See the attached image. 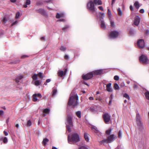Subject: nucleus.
<instances>
[{"instance_id":"44","label":"nucleus","mask_w":149,"mask_h":149,"mask_svg":"<svg viewBox=\"0 0 149 149\" xmlns=\"http://www.w3.org/2000/svg\"><path fill=\"white\" fill-rule=\"evenodd\" d=\"M20 16V13L19 12H17L15 18H18Z\"/></svg>"},{"instance_id":"33","label":"nucleus","mask_w":149,"mask_h":149,"mask_svg":"<svg viewBox=\"0 0 149 149\" xmlns=\"http://www.w3.org/2000/svg\"><path fill=\"white\" fill-rule=\"evenodd\" d=\"M108 17L109 18V19H110L111 17V12L110 10H109V9H108Z\"/></svg>"},{"instance_id":"59","label":"nucleus","mask_w":149,"mask_h":149,"mask_svg":"<svg viewBox=\"0 0 149 149\" xmlns=\"http://www.w3.org/2000/svg\"><path fill=\"white\" fill-rule=\"evenodd\" d=\"M10 1L11 2L14 3L16 1V0H10Z\"/></svg>"},{"instance_id":"8","label":"nucleus","mask_w":149,"mask_h":149,"mask_svg":"<svg viewBox=\"0 0 149 149\" xmlns=\"http://www.w3.org/2000/svg\"><path fill=\"white\" fill-rule=\"evenodd\" d=\"M93 77V73L91 72L85 75H83L82 78L84 80H88L92 78Z\"/></svg>"},{"instance_id":"63","label":"nucleus","mask_w":149,"mask_h":149,"mask_svg":"<svg viewBox=\"0 0 149 149\" xmlns=\"http://www.w3.org/2000/svg\"><path fill=\"white\" fill-rule=\"evenodd\" d=\"M3 140V137L2 136H0V141Z\"/></svg>"},{"instance_id":"19","label":"nucleus","mask_w":149,"mask_h":149,"mask_svg":"<svg viewBox=\"0 0 149 149\" xmlns=\"http://www.w3.org/2000/svg\"><path fill=\"white\" fill-rule=\"evenodd\" d=\"M96 107L93 106L91 107L90 108V109L91 111L93 112H94L95 111H97Z\"/></svg>"},{"instance_id":"5","label":"nucleus","mask_w":149,"mask_h":149,"mask_svg":"<svg viewBox=\"0 0 149 149\" xmlns=\"http://www.w3.org/2000/svg\"><path fill=\"white\" fill-rule=\"evenodd\" d=\"M87 7L88 9L93 13L95 11L94 3L92 1H90L88 2Z\"/></svg>"},{"instance_id":"29","label":"nucleus","mask_w":149,"mask_h":149,"mask_svg":"<svg viewBox=\"0 0 149 149\" xmlns=\"http://www.w3.org/2000/svg\"><path fill=\"white\" fill-rule=\"evenodd\" d=\"M145 95L146 98L149 100V92L147 91L145 93Z\"/></svg>"},{"instance_id":"7","label":"nucleus","mask_w":149,"mask_h":149,"mask_svg":"<svg viewBox=\"0 0 149 149\" xmlns=\"http://www.w3.org/2000/svg\"><path fill=\"white\" fill-rule=\"evenodd\" d=\"M102 117L104 123H108L111 120V117L108 113H105L102 115Z\"/></svg>"},{"instance_id":"55","label":"nucleus","mask_w":149,"mask_h":149,"mask_svg":"<svg viewBox=\"0 0 149 149\" xmlns=\"http://www.w3.org/2000/svg\"><path fill=\"white\" fill-rule=\"evenodd\" d=\"M4 113L3 111L0 110V115H2Z\"/></svg>"},{"instance_id":"41","label":"nucleus","mask_w":149,"mask_h":149,"mask_svg":"<svg viewBox=\"0 0 149 149\" xmlns=\"http://www.w3.org/2000/svg\"><path fill=\"white\" fill-rule=\"evenodd\" d=\"M3 142L4 143H6L8 142V140L6 137H4L3 140Z\"/></svg>"},{"instance_id":"36","label":"nucleus","mask_w":149,"mask_h":149,"mask_svg":"<svg viewBox=\"0 0 149 149\" xmlns=\"http://www.w3.org/2000/svg\"><path fill=\"white\" fill-rule=\"evenodd\" d=\"M123 97L125 98L128 99V100L130 99V97L129 95L126 93H125L123 95Z\"/></svg>"},{"instance_id":"39","label":"nucleus","mask_w":149,"mask_h":149,"mask_svg":"<svg viewBox=\"0 0 149 149\" xmlns=\"http://www.w3.org/2000/svg\"><path fill=\"white\" fill-rule=\"evenodd\" d=\"M34 84L36 86H38L40 85V82L39 80H36L34 82Z\"/></svg>"},{"instance_id":"50","label":"nucleus","mask_w":149,"mask_h":149,"mask_svg":"<svg viewBox=\"0 0 149 149\" xmlns=\"http://www.w3.org/2000/svg\"><path fill=\"white\" fill-rule=\"evenodd\" d=\"M101 16L102 18H103L105 16V14L104 13H100Z\"/></svg>"},{"instance_id":"3","label":"nucleus","mask_w":149,"mask_h":149,"mask_svg":"<svg viewBox=\"0 0 149 149\" xmlns=\"http://www.w3.org/2000/svg\"><path fill=\"white\" fill-rule=\"evenodd\" d=\"M66 123L68 124L66 126L67 129L69 132H70L71 131L70 127H72L73 126L72 118L70 115H69L67 116Z\"/></svg>"},{"instance_id":"38","label":"nucleus","mask_w":149,"mask_h":149,"mask_svg":"<svg viewBox=\"0 0 149 149\" xmlns=\"http://www.w3.org/2000/svg\"><path fill=\"white\" fill-rule=\"evenodd\" d=\"M110 100L109 102V105H111V102L112 101V95H111L110 96V97L109 98Z\"/></svg>"},{"instance_id":"24","label":"nucleus","mask_w":149,"mask_h":149,"mask_svg":"<svg viewBox=\"0 0 149 149\" xmlns=\"http://www.w3.org/2000/svg\"><path fill=\"white\" fill-rule=\"evenodd\" d=\"M23 78V77L22 75H20L17 77L16 79V82L17 83H18L19 82L20 80H21Z\"/></svg>"},{"instance_id":"16","label":"nucleus","mask_w":149,"mask_h":149,"mask_svg":"<svg viewBox=\"0 0 149 149\" xmlns=\"http://www.w3.org/2000/svg\"><path fill=\"white\" fill-rule=\"evenodd\" d=\"M111 84L110 83L107 84L106 85L107 90V91L109 92H111L112 91L111 88Z\"/></svg>"},{"instance_id":"40","label":"nucleus","mask_w":149,"mask_h":149,"mask_svg":"<svg viewBox=\"0 0 149 149\" xmlns=\"http://www.w3.org/2000/svg\"><path fill=\"white\" fill-rule=\"evenodd\" d=\"M110 20L111 26L112 27H114L115 26V24L114 22L112 20H111V19Z\"/></svg>"},{"instance_id":"6","label":"nucleus","mask_w":149,"mask_h":149,"mask_svg":"<svg viewBox=\"0 0 149 149\" xmlns=\"http://www.w3.org/2000/svg\"><path fill=\"white\" fill-rule=\"evenodd\" d=\"M136 46L139 49H142L145 46L144 40L142 39L138 40Z\"/></svg>"},{"instance_id":"17","label":"nucleus","mask_w":149,"mask_h":149,"mask_svg":"<svg viewBox=\"0 0 149 149\" xmlns=\"http://www.w3.org/2000/svg\"><path fill=\"white\" fill-rule=\"evenodd\" d=\"M93 2L95 4L98 5H101L102 4L101 0H94Z\"/></svg>"},{"instance_id":"47","label":"nucleus","mask_w":149,"mask_h":149,"mask_svg":"<svg viewBox=\"0 0 149 149\" xmlns=\"http://www.w3.org/2000/svg\"><path fill=\"white\" fill-rule=\"evenodd\" d=\"M125 85V83L124 82L121 83L120 84V86L121 87H124Z\"/></svg>"},{"instance_id":"27","label":"nucleus","mask_w":149,"mask_h":149,"mask_svg":"<svg viewBox=\"0 0 149 149\" xmlns=\"http://www.w3.org/2000/svg\"><path fill=\"white\" fill-rule=\"evenodd\" d=\"M92 130L96 133H99V131L97 130V128L93 127H92Z\"/></svg>"},{"instance_id":"54","label":"nucleus","mask_w":149,"mask_h":149,"mask_svg":"<svg viewBox=\"0 0 149 149\" xmlns=\"http://www.w3.org/2000/svg\"><path fill=\"white\" fill-rule=\"evenodd\" d=\"M65 59L66 60H68L69 59V56H64Z\"/></svg>"},{"instance_id":"62","label":"nucleus","mask_w":149,"mask_h":149,"mask_svg":"<svg viewBox=\"0 0 149 149\" xmlns=\"http://www.w3.org/2000/svg\"><path fill=\"white\" fill-rule=\"evenodd\" d=\"M116 0H112L111 2V5H113V3H114L115 1Z\"/></svg>"},{"instance_id":"31","label":"nucleus","mask_w":149,"mask_h":149,"mask_svg":"<svg viewBox=\"0 0 149 149\" xmlns=\"http://www.w3.org/2000/svg\"><path fill=\"white\" fill-rule=\"evenodd\" d=\"M76 115L79 118H80L81 117V112L80 111H78L76 112Z\"/></svg>"},{"instance_id":"56","label":"nucleus","mask_w":149,"mask_h":149,"mask_svg":"<svg viewBox=\"0 0 149 149\" xmlns=\"http://www.w3.org/2000/svg\"><path fill=\"white\" fill-rule=\"evenodd\" d=\"M68 27H68V26H65V27H64V28H63V29H62V30H64H64H65V29H67V28H68Z\"/></svg>"},{"instance_id":"58","label":"nucleus","mask_w":149,"mask_h":149,"mask_svg":"<svg viewBox=\"0 0 149 149\" xmlns=\"http://www.w3.org/2000/svg\"><path fill=\"white\" fill-rule=\"evenodd\" d=\"M130 8L131 10H133V8L132 6H130Z\"/></svg>"},{"instance_id":"18","label":"nucleus","mask_w":149,"mask_h":149,"mask_svg":"<svg viewBox=\"0 0 149 149\" xmlns=\"http://www.w3.org/2000/svg\"><path fill=\"white\" fill-rule=\"evenodd\" d=\"M64 16V14L63 13L59 14L57 13L56 15V18H59L60 17H63Z\"/></svg>"},{"instance_id":"11","label":"nucleus","mask_w":149,"mask_h":149,"mask_svg":"<svg viewBox=\"0 0 149 149\" xmlns=\"http://www.w3.org/2000/svg\"><path fill=\"white\" fill-rule=\"evenodd\" d=\"M119 35L118 32L116 31H113L111 32L109 36L111 38H115L117 37Z\"/></svg>"},{"instance_id":"52","label":"nucleus","mask_w":149,"mask_h":149,"mask_svg":"<svg viewBox=\"0 0 149 149\" xmlns=\"http://www.w3.org/2000/svg\"><path fill=\"white\" fill-rule=\"evenodd\" d=\"M98 8L100 10H102V11L104 10V9H103V7H102V6H99V7H98Z\"/></svg>"},{"instance_id":"45","label":"nucleus","mask_w":149,"mask_h":149,"mask_svg":"<svg viewBox=\"0 0 149 149\" xmlns=\"http://www.w3.org/2000/svg\"><path fill=\"white\" fill-rule=\"evenodd\" d=\"M66 49V48L64 47H63V46H62L61 47L60 49L61 50V51H64Z\"/></svg>"},{"instance_id":"48","label":"nucleus","mask_w":149,"mask_h":149,"mask_svg":"<svg viewBox=\"0 0 149 149\" xmlns=\"http://www.w3.org/2000/svg\"><path fill=\"white\" fill-rule=\"evenodd\" d=\"M118 136L119 138L121 137V133L120 131H119L118 132Z\"/></svg>"},{"instance_id":"51","label":"nucleus","mask_w":149,"mask_h":149,"mask_svg":"<svg viewBox=\"0 0 149 149\" xmlns=\"http://www.w3.org/2000/svg\"><path fill=\"white\" fill-rule=\"evenodd\" d=\"M139 12L141 13H143L144 12V10L143 9H141L140 11H139Z\"/></svg>"},{"instance_id":"43","label":"nucleus","mask_w":149,"mask_h":149,"mask_svg":"<svg viewBox=\"0 0 149 149\" xmlns=\"http://www.w3.org/2000/svg\"><path fill=\"white\" fill-rule=\"evenodd\" d=\"M114 79L116 81H118L119 79V77L118 76L116 75L114 77Z\"/></svg>"},{"instance_id":"22","label":"nucleus","mask_w":149,"mask_h":149,"mask_svg":"<svg viewBox=\"0 0 149 149\" xmlns=\"http://www.w3.org/2000/svg\"><path fill=\"white\" fill-rule=\"evenodd\" d=\"M134 6L136 9H139L140 7L139 4V2L137 1H136L135 2L134 4Z\"/></svg>"},{"instance_id":"15","label":"nucleus","mask_w":149,"mask_h":149,"mask_svg":"<svg viewBox=\"0 0 149 149\" xmlns=\"http://www.w3.org/2000/svg\"><path fill=\"white\" fill-rule=\"evenodd\" d=\"M93 75H100L102 73V71L101 70H96L91 72Z\"/></svg>"},{"instance_id":"20","label":"nucleus","mask_w":149,"mask_h":149,"mask_svg":"<svg viewBox=\"0 0 149 149\" xmlns=\"http://www.w3.org/2000/svg\"><path fill=\"white\" fill-rule=\"evenodd\" d=\"M49 141L48 139L47 138H45L42 141V144L44 146H45L46 145V144L47 142Z\"/></svg>"},{"instance_id":"26","label":"nucleus","mask_w":149,"mask_h":149,"mask_svg":"<svg viewBox=\"0 0 149 149\" xmlns=\"http://www.w3.org/2000/svg\"><path fill=\"white\" fill-rule=\"evenodd\" d=\"M113 88L115 90H119V86L117 83H115L114 84Z\"/></svg>"},{"instance_id":"42","label":"nucleus","mask_w":149,"mask_h":149,"mask_svg":"<svg viewBox=\"0 0 149 149\" xmlns=\"http://www.w3.org/2000/svg\"><path fill=\"white\" fill-rule=\"evenodd\" d=\"M31 123L30 120H29L27 122V126L28 127L30 126L31 125Z\"/></svg>"},{"instance_id":"34","label":"nucleus","mask_w":149,"mask_h":149,"mask_svg":"<svg viewBox=\"0 0 149 149\" xmlns=\"http://www.w3.org/2000/svg\"><path fill=\"white\" fill-rule=\"evenodd\" d=\"M49 109H45L43 110L44 113L46 114H48L49 112Z\"/></svg>"},{"instance_id":"28","label":"nucleus","mask_w":149,"mask_h":149,"mask_svg":"<svg viewBox=\"0 0 149 149\" xmlns=\"http://www.w3.org/2000/svg\"><path fill=\"white\" fill-rule=\"evenodd\" d=\"M117 11L118 12V14L120 16H122V12L121 11V9L120 8H118L117 9Z\"/></svg>"},{"instance_id":"25","label":"nucleus","mask_w":149,"mask_h":149,"mask_svg":"<svg viewBox=\"0 0 149 149\" xmlns=\"http://www.w3.org/2000/svg\"><path fill=\"white\" fill-rule=\"evenodd\" d=\"M112 130V129L110 128L106 131V134L108 135H110L111 133Z\"/></svg>"},{"instance_id":"53","label":"nucleus","mask_w":149,"mask_h":149,"mask_svg":"<svg viewBox=\"0 0 149 149\" xmlns=\"http://www.w3.org/2000/svg\"><path fill=\"white\" fill-rule=\"evenodd\" d=\"M3 132L4 134L6 136H7L8 135V132H7L5 131H4Z\"/></svg>"},{"instance_id":"13","label":"nucleus","mask_w":149,"mask_h":149,"mask_svg":"<svg viewBox=\"0 0 149 149\" xmlns=\"http://www.w3.org/2000/svg\"><path fill=\"white\" fill-rule=\"evenodd\" d=\"M67 71V69L65 68L64 69V71L62 70H59L58 72V75L60 77H63L64 75H65Z\"/></svg>"},{"instance_id":"61","label":"nucleus","mask_w":149,"mask_h":149,"mask_svg":"<svg viewBox=\"0 0 149 149\" xmlns=\"http://www.w3.org/2000/svg\"><path fill=\"white\" fill-rule=\"evenodd\" d=\"M89 99L91 100H93L94 98L93 97H90L89 98Z\"/></svg>"},{"instance_id":"4","label":"nucleus","mask_w":149,"mask_h":149,"mask_svg":"<svg viewBox=\"0 0 149 149\" xmlns=\"http://www.w3.org/2000/svg\"><path fill=\"white\" fill-rule=\"evenodd\" d=\"M116 138V136L115 137L114 135L112 134L108 136L107 137V139H104L101 141L100 143L101 144H104L105 143H110L112 142Z\"/></svg>"},{"instance_id":"35","label":"nucleus","mask_w":149,"mask_h":149,"mask_svg":"<svg viewBox=\"0 0 149 149\" xmlns=\"http://www.w3.org/2000/svg\"><path fill=\"white\" fill-rule=\"evenodd\" d=\"M37 75H38V76L40 78L42 79L43 77V73L41 72H40L38 73Z\"/></svg>"},{"instance_id":"32","label":"nucleus","mask_w":149,"mask_h":149,"mask_svg":"<svg viewBox=\"0 0 149 149\" xmlns=\"http://www.w3.org/2000/svg\"><path fill=\"white\" fill-rule=\"evenodd\" d=\"M57 92V90L56 89H53L52 91V96H54Z\"/></svg>"},{"instance_id":"64","label":"nucleus","mask_w":149,"mask_h":149,"mask_svg":"<svg viewBox=\"0 0 149 149\" xmlns=\"http://www.w3.org/2000/svg\"><path fill=\"white\" fill-rule=\"evenodd\" d=\"M52 149H57V148L56 147L53 146L52 147Z\"/></svg>"},{"instance_id":"37","label":"nucleus","mask_w":149,"mask_h":149,"mask_svg":"<svg viewBox=\"0 0 149 149\" xmlns=\"http://www.w3.org/2000/svg\"><path fill=\"white\" fill-rule=\"evenodd\" d=\"M38 75L37 74H34L32 77V78L33 80H36L37 79Z\"/></svg>"},{"instance_id":"14","label":"nucleus","mask_w":149,"mask_h":149,"mask_svg":"<svg viewBox=\"0 0 149 149\" xmlns=\"http://www.w3.org/2000/svg\"><path fill=\"white\" fill-rule=\"evenodd\" d=\"M37 97L41 98L42 96L40 93L35 94L33 95V100L34 102H36L37 101Z\"/></svg>"},{"instance_id":"9","label":"nucleus","mask_w":149,"mask_h":149,"mask_svg":"<svg viewBox=\"0 0 149 149\" xmlns=\"http://www.w3.org/2000/svg\"><path fill=\"white\" fill-rule=\"evenodd\" d=\"M139 60L141 62L144 64H147L149 62V60L147 56H140Z\"/></svg>"},{"instance_id":"46","label":"nucleus","mask_w":149,"mask_h":149,"mask_svg":"<svg viewBox=\"0 0 149 149\" xmlns=\"http://www.w3.org/2000/svg\"><path fill=\"white\" fill-rule=\"evenodd\" d=\"M2 21L3 22H4L5 23L7 22V19L6 17H4Z\"/></svg>"},{"instance_id":"23","label":"nucleus","mask_w":149,"mask_h":149,"mask_svg":"<svg viewBox=\"0 0 149 149\" xmlns=\"http://www.w3.org/2000/svg\"><path fill=\"white\" fill-rule=\"evenodd\" d=\"M101 26L102 28L105 29L106 28V26L104 22L103 21H101Z\"/></svg>"},{"instance_id":"1","label":"nucleus","mask_w":149,"mask_h":149,"mask_svg":"<svg viewBox=\"0 0 149 149\" xmlns=\"http://www.w3.org/2000/svg\"><path fill=\"white\" fill-rule=\"evenodd\" d=\"M73 92H72L68 100V105L71 106L73 108L75 107L78 104L77 101L78 100V97L77 94L73 95Z\"/></svg>"},{"instance_id":"2","label":"nucleus","mask_w":149,"mask_h":149,"mask_svg":"<svg viewBox=\"0 0 149 149\" xmlns=\"http://www.w3.org/2000/svg\"><path fill=\"white\" fill-rule=\"evenodd\" d=\"M68 141L70 143L72 144V142L76 143L79 141V137L77 133L72 134L71 137L68 136Z\"/></svg>"},{"instance_id":"12","label":"nucleus","mask_w":149,"mask_h":149,"mask_svg":"<svg viewBox=\"0 0 149 149\" xmlns=\"http://www.w3.org/2000/svg\"><path fill=\"white\" fill-rule=\"evenodd\" d=\"M140 20V17L138 16H136L133 21L134 25L138 26L139 24Z\"/></svg>"},{"instance_id":"10","label":"nucleus","mask_w":149,"mask_h":149,"mask_svg":"<svg viewBox=\"0 0 149 149\" xmlns=\"http://www.w3.org/2000/svg\"><path fill=\"white\" fill-rule=\"evenodd\" d=\"M136 121L138 126L141 127L142 125V124L140 120V117L139 113H137L136 118Z\"/></svg>"},{"instance_id":"21","label":"nucleus","mask_w":149,"mask_h":149,"mask_svg":"<svg viewBox=\"0 0 149 149\" xmlns=\"http://www.w3.org/2000/svg\"><path fill=\"white\" fill-rule=\"evenodd\" d=\"M31 1L30 0H26L25 4L24 5V7L25 8H26L27 7V5H29L30 4Z\"/></svg>"},{"instance_id":"49","label":"nucleus","mask_w":149,"mask_h":149,"mask_svg":"<svg viewBox=\"0 0 149 149\" xmlns=\"http://www.w3.org/2000/svg\"><path fill=\"white\" fill-rule=\"evenodd\" d=\"M79 149H88L86 147L84 146H82L80 147Z\"/></svg>"},{"instance_id":"30","label":"nucleus","mask_w":149,"mask_h":149,"mask_svg":"<svg viewBox=\"0 0 149 149\" xmlns=\"http://www.w3.org/2000/svg\"><path fill=\"white\" fill-rule=\"evenodd\" d=\"M84 137L86 141L87 142H88L89 141V139L88 136V134L87 133H84Z\"/></svg>"},{"instance_id":"60","label":"nucleus","mask_w":149,"mask_h":149,"mask_svg":"<svg viewBox=\"0 0 149 149\" xmlns=\"http://www.w3.org/2000/svg\"><path fill=\"white\" fill-rule=\"evenodd\" d=\"M17 23V21H15V22H13L12 24V26H13V25H15V24L16 23Z\"/></svg>"},{"instance_id":"57","label":"nucleus","mask_w":149,"mask_h":149,"mask_svg":"<svg viewBox=\"0 0 149 149\" xmlns=\"http://www.w3.org/2000/svg\"><path fill=\"white\" fill-rule=\"evenodd\" d=\"M50 81H51V80L49 79H47L46 80V81L47 83L49 82Z\"/></svg>"}]
</instances>
